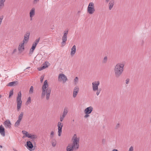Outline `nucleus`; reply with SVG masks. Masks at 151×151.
Returning <instances> with one entry per match:
<instances>
[{
  "label": "nucleus",
  "mask_w": 151,
  "mask_h": 151,
  "mask_svg": "<svg viewBox=\"0 0 151 151\" xmlns=\"http://www.w3.org/2000/svg\"><path fill=\"white\" fill-rule=\"evenodd\" d=\"M48 86L47 81L46 80L44 81L42 87V91L41 96L43 98L46 96V99L47 100H49L50 99L51 91V88H48Z\"/></svg>",
  "instance_id": "f257e3e1"
},
{
  "label": "nucleus",
  "mask_w": 151,
  "mask_h": 151,
  "mask_svg": "<svg viewBox=\"0 0 151 151\" xmlns=\"http://www.w3.org/2000/svg\"><path fill=\"white\" fill-rule=\"evenodd\" d=\"M125 64L124 62L118 63L116 64L114 68V72L116 77H119L122 74Z\"/></svg>",
  "instance_id": "f03ea898"
},
{
  "label": "nucleus",
  "mask_w": 151,
  "mask_h": 151,
  "mask_svg": "<svg viewBox=\"0 0 151 151\" xmlns=\"http://www.w3.org/2000/svg\"><path fill=\"white\" fill-rule=\"evenodd\" d=\"M72 140L73 141L71 147L76 150L78 149L79 147V138H78L76 134H74Z\"/></svg>",
  "instance_id": "7ed1b4c3"
},
{
  "label": "nucleus",
  "mask_w": 151,
  "mask_h": 151,
  "mask_svg": "<svg viewBox=\"0 0 151 151\" xmlns=\"http://www.w3.org/2000/svg\"><path fill=\"white\" fill-rule=\"evenodd\" d=\"M22 94L21 91L19 92L18 94L17 98V108L18 111H19L20 109L22 101L21 100Z\"/></svg>",
  "instance_id": "20e7f679"
},
{
  "label": "nucleus",
  "mask_w": 151,
  "mask_h": 151,
  "mask_svg": "<svg viewBox=\"0 0 151 151\" xmlns=\"http://www.w3.org/2000/svg\"><path fill=\"white\" fill-rule=\"evenodd\" d=\"M95 11L94 7V4L93 2H90L89 3L88 8V12L90 14H93Z\"/></svg>",
  "instance_id": "39448f33"
},
{
  "label": "nucleus",
  "mask_w": 151,
  "mask_h": 151,
  "mask_svg": "<svg viewBox=\"0 0 151 151\" xmlns=\"http://www.w3.org/2000/svg\"><path fill=\"white\" fill-rule=\"evenodd\" d=\"M40 39V38L39 37L33 43L32 47L30 49L29 51V54H32L33 52L35 49L37 45L39 42Z\"/></svg>",
  "instance_id": "423d86ee"
},
{
  "label": "nucleus",
  "mask_w": 151,
  "mask_h": 151,
  "mask_svg": "<svg viewBox=\"0 0 151 151\" xmlns=\"http://www.w3.org/2000/svg\"><path fill=\"white\" fill-rule=\"evenodd\" d=\"M67 80L68 79L67 77L64 74L60 73L59 75L58 81H59L62 82L63 83H65Z\"/></svg>",
  "instance_id": "0eeeda50"
},
{
  "label": "nucleus",
  "mask_w": 151,
  "mask_h": 151,
  "mask_svg": "<svg viewBox=\"0 0 151 151\" xmlns=\"http://www.w3.org/2000/svg\"><path fill=\"white\" fill-rule=\"evenodd\" d=\"M100 84V81H95L92 82V89L94 91H96L98 89V86Z\"/></svg>",
  "instance_id": "6e6552de"
},
{
  "label": "nucleus",
  "mask_w": 151,
  "mask_h": 151,
  "mask_svg": "<svg viewBox=\"0 0 151 151\" xmlns=\"http://www.w3.org/2000/svg\"><path fill=\"white\" fill-rule=\"evenodd\" d=\"M68 31H65L64 32L63 35L62 37V45H65L66 41L67 40V35L68 34Z\"/></svg>",
  "instance_id": "1a4fd4ad"
},
{
  "label": "nucleus",
  "mask_w": 151,
  "mask_h": 151,
  "mask_svg": "<svg viewBox=\"0 0 151 151\" xmlns=\"http://www.w3.org/2000/svg\"><path fill=\"white\" fill-rule=\"evenodd\" d=\"M105 2L106 3H108L109 2L108 4L109 9V10H111L113 7L114 4V0H105Z\"/></svg>",
  "instance_id": "9d476101"
},
{
  "label": "nucleus",
  "mask_w": 151,
  "mask_h": 151,
  "mask_svg": "<svg viewBox=\"0 0 151 151\" xmlns=\"http://www.w3.org/2000/svg\"><path fill=\"white\" fill-rule=\"evenodd\" d=\"M79 88L78 86H76L74 87L73 90V96L74 98H75L76 97L79 92Z\"/></svg>",
  "instance_id": "9b49d317"
},
{
  "label": "nucleus",
  "mask_w": 151,
  "mask_h": 151,
  "mask_svg": "<svg viewBox=\"0 0 151 151\" xmlns=\"http://www.w3.org/2000/svg\"><path fill=\"white\" fill-rule=\"evenodd\" d=\"M30 33L29 32H27L24 35L23 42L26 43L28 41L29 38Z\"/></svg>",
  "instance_id": "f8f14e48"
},
{
  "label": "nucleus",
  "mask_w": 151,
  "mask_h": 151,
  "mask_svg": "<svg viewBox=\"0 0 151 151\" xmlns=\"http://www.w3.org/2000/svg\"><path fill=\"white\" fill-rule=\"evenodd\" d=\"M93 108L90 106L86 109L84 110V112L85 114H90L92 111Z\"/></svg>",
  "instance_id": "ddd939ff"
},
{
  "label": "nucleus",
  "mask_w": 151,
  "mask_h": 151,
  "mask_svg": "<svg viewBox=\"0 0 151 151\" xmlns=\"http://www.w3.org/2000/svg\"><path fill=\"white\" fill-rule=\"evenodd\" d=\"M4 125L5 128L10 129L11 124L10 121L9 120H7L4 122Z\"/></svg>",
  "instance_id": "4468645a"
},
{
  "label": "nucleus",
  "mask_w": 151,
  "mask_h": 151,
  "mask_svg": "<svg viewBox=\"0 0 151 151\" xmlns=\"http://www.w3.org/2000/svg\"><path fill=\"white\" fill-rule=\"evenodd\" d=\"M25 43L23 42L20 44L18 47V50L19 52H22L24 50V44Z\"/></svg>",
  "instance_id": "2eb2a0df"
},
{
  "label": "nucleus",
  "mask_w": 151,
  "mask_h": 151,
  "mask_svg": "<svg viewBox=\"0 0 151 151\" xmlns=\"http://www.w3.org/2000/svg\"><path fill=\"white\" fill-rule=\"evenodd\" d=\"M76 51V46L75 45H74L71 49L70 55L71 56H73L74 55Z\"/></svg>",
  "instance_id": "dca6fc26"
},
{
  "label": "nucleus",
  "mask_w": 151,
  "mask_h": 151,
  "mask_svg": "<svg viewBox=\"0 0 151 151\" xmlns=\"http://www.w3.org/2000/svg\"><path fill=\"white\" fill-rule=\"evenodd\" d=\"M35 9L34 8H32L31 10L29 13L30 17L31 18V20L32 19V17L35 15Z\"/></svg>",
  "instance_id": "f3484780"
},
{
  "label": "nucleus",
  "mask_w": 151,
  "mask_h": 151,
  "mask_svg": "<svg viewBox=\"0 0 151 151\" xmlns=\"http://www.w3.org/2000/svg\"><path fill=\"white\" fill-rule=\"evenodd\" d=\"M0 133L3 136H5L4 129L3 127H2V125L0 126Z\"/></svg>",
  "instance_id": "a211bd4d"
},
{
  "label": "nucleus",
  "mask_w": 151,
  "mask_h": 151,
  "mask_svg": "<svg viewBox=\"0 0 151 151\" xmlns=\"http://www.w3.org/2000/svg\"><path fill=\"white\" fill-rule=\"evenodd\" d=\"M68 112V109L67 107H65L64 108V110L62 116L65 117Z\"/></svg>",
  "instance_id": "6ab92c4d"
},
{
  "label": "nucleus",
  "mask_w": 151,
  "mask_h": 151,
  "mask_svg": "<svg viewBox=\"0 0 151 151\" xmlns=\"http://www.w3.org/2000/svg\"><path fill=\"white\" fill-rule=\"evenodd\" d=\"M37 135L33 134H30V135H29V137H28L29 138H30L32 139V142L34 141L35 139L37 138Z\"/></svg>",
  "instance_id": "aec40b11"
},
{
  "label": "nucleus",
  "mask_w": 151,
  "mask_h": 151,
  "mask_svg": "<svg viewBox=\"0 0 151 151\" xmlns=\"http://www.w3.org/2000/svg\"><path fill=\"white\" fill-rule=\"evenodd\" d=\"M27 147L30 149H32L33 147V145L32 142L30 141H27Z\"/></svg>",
  "instance_id": "412c9836"
},
{
  "label": "nucleus",
  "mask_w": 151,
  "mask_h": 151,
  "mask_svg": "<svg viewBox=\"0 0 151 151\" xmlns=\"http://www.w3.org/2000/svg\"><path fill=\"white\" fill-rule=\"evenodd\" d=\"M74 149L71 147V145H69L66 148L67 151H73Z\"/></svg>",
  "instance_id": "4be33fe9"
},
{
  "label": "nucleus",
  "mask_w": 151,
  "mask_h": 151,
  "mask_svg": "<svg viewBox=\"0 0 151 151\" xmlns=\"http://www.w3.org/2000/svg\"><path fill=\"white\" fill-rule=\"evenodd\" d=\"M22 133L26 137L28 138L29 137V135H30V134H29L28 132L25 130H23Z\"/></svg>",
  "instance_id": "5701e85b"
},
{
  "label": "nucleus",
  "mask_w": 151,
  "mask_h": 151,
  "mask_svg": "<svg viewBox=\"0 0 151 151\" xmlns=\"http://www.w3.org/2000/svg\"><path fill=\"white\" fill-rule=\"evenodd\" d=\"M47 67V65L46 64H45L43 66L41 67L40 68H38V70L39 71H41L43 69L46 68Z\"/></svg>",
  "instance_id": "b1692460"
},
{
  "label": "nucleus",
  "mask_w": 151,
  "mask_h": 151,
  "mask_svg": "<svg viewBox=\"0 0 151 151\" xmlns=\"http://www.w3.org/2000/svg\"><path fill=\"white\" fill-rule=\"evenodd\" d=\"M63 127H58V135L59 136H60L62 132V129Z\"/></svg>",
  "instance_id": "393cba45"
},
{
  "label": "nucleus",
  "mask_w": 151,
  "mask_h": 151,
  "mask_svg": "<svg viewBox=\"0 0 151 151\" xmlns=\"http://www.w3.org/2000/svg\"><path fill=\"white\" fill-rule=\"evenodd\" d=\"M17 82V81H13L10 82L8 83V86H14L15 84Z\"/></svg>",
  "instance_id": "a878e982"
},
{
  "label": "nucleus",
  "mask_w": 151,
  "mask_h": 151,
  "mask_svg": "<svg viewBox=\"0 0 151 151\" xmlns=\"http://www.w3.org/2000/svg\"><path fill=\"white\" fill-rule=\"evenodd\" d=\"M78 78L77 77H76L73 80V82L76 85L78 83Z\"/></svg>",
  "instance_id": "bb28decb"
},
{
  "label": "nucleus",
  "mask_w": 151,
  "mask_h": 151,
  "mask_svg": "<svg viewBox=\"0 0 151 151\" xmlns=\"http://www.w3.org/2000/svg\"><path fill=\"white\" fill-rule=\"evenodd\" d=\"M21 121V120L18 119L15 124V127H18Z\"/></svg>",
  "instance_id": "cd10ccee"
},
{
  "label": "nucleus",
  "mask_w": 151,
  "mask_h": 151,
  "mask_svg": "<svg viewBox=\"0 0 151 151\" xmlns=\"http://www.w3.org/2000/svg\"><path fill=\"white\" fill-rule=\"evenodd\" d=\"M34 92V88L32 86H31L30 87L29 90V93L32 94Z\"/></svg>",
  "instance_id": "c85d7f7f"
},
{
  "label": "nucleus",
  "mask_w": 151,
  "mask_h": 151,
  "mask_svg": "<svg viewBox=\"0 0 151 151\" xmlns=\"http://www.w3.org/2000/svg\"><path fill=\"white\" fill-rule=\"evenodd\" d=\"M23 114L24 113L23 112H21L20 114L18 116V119L22 120V119L23 118Z\"/></svg>",
  "instance_id": "c756f323"
},
{
  "label": "nucleus",
  "mask_w": 151,
  "mask_h": 151,
  "mask_svg": "<svg viewBox=\"0 0 151 151\" xmlns=\"http://www.w3.org/2000/svg\"><path fill=\"white\" fill-rule=\"evenodd\" d=\"M108 60V58L107 56H105L103 60H102V63H106Z\"/></svg>",
  "instance_id": "7c9ffc66"
},
{
  "label": "nucleus",
  "mask_w": 151,
  "mask_h": 151,
  "mask_svg": "<svg viewBox=\"0 0 151 151\" xmlns=\"http://www.w3.org/2000/svg\"><path fill=\"white\" fill-rule=\"evenodd\" d=\"M56 141L55 140H54L52 142V145L53 147H55L56 145Z\"/></svg>",
  "instance_id": "2f4dec72"
},
{
  "label": "nucleus",
  "mask_w": 151,
  "mask_h": 151,
  "mask_svg": "<svg viewBox=\"0 0 151 151\" xmlns=\"http://www.w3.org/2000/svg\"><path fill=\"white\" fill-rule=\"evenodd\" d=\"M31 99L30 97H29L28 99L27 100L26 102V104H29L31 102Z\"/></svg>",
  "instance_id": "473e14b6"
},
{
  "label": "nucleus",
  "mask_w": 151,
  "mask_h": 151,
  "mask_svg": "<svg viewBox=\"0 0 151 151\" xmlns=\"http://www.w3.org/2000/svg\"><path fill=\"white\" fill-rule=\"evenodd\" d=\"M120 126V123H117L115 126V128L116 129H118Z\"/></svg>",
  "instance_id": "72a5a7b5"
},
{
  "label": "nucleus",
  "mask_w": 151,
  "mask_h": 151,
  "mask_svg": "<svg viewBox=\"0 0 151 151\" xmlns=\"http://www.w3.org/2000/svg\"><path fill=\"white\" fill-rule=\"evenodd\" d=\"M13 94V90H11L10 91L9 95V98H10Z\"/></svg>",
  "instance_id": "f704fd0d"
},
{
  "label": "nucleus",
  "mask_w": 151,
  "mask_h": 151,
  "mask_svg": "<svg viewBox=\"0 0 151 151\" xmlns=\"http://www.w3.org/2000/svg\"><path fill=\"white\" fill-rule=\"evenodd\" d=\"M4 6V4L0 3V10Z\"/></svg>",
  "instance_id": "c9c22d12"
},
{
  "label": "nucleus",
  "mask_w": 151,
  "mask_h": 151,
  "mask_svg": "<svg viewBox=\"0 0 151 151\" xmlns=\"http://www.w3.org/2000/svg\"><path fill=\"white\" fill-rule=\"evenodd\" d=\"M58 127H63V124L60 122H59L58 123Z\"/></svg>",
  "instance_id": "e433bc0d"
},
{
  "label": "nucleus",
  "mask_w": 151,
  "mask_h": 151,
  "mask_svg": "<svg viewBox=\"0 0 151 151\" xmlns=\"http://www.w3.org/2000/svg\"><path fill=\"white\" fill-rule=\"evenodd\" d=\"M54 135V132L53 131H52L50 133V137L51 138H52L53 137Z\"/></svg>",
  "instance_id": "4c0bfd02"
},
{
  "label": "nucleus",
  "mask_w": 151,
  "mask_h": 151,
  "mask_svg": "<svg viewBox=\"0 0 151 151\" xmlns=\"http://www.w3.org/2000/svg\"><path fill=\"white\" fill-rule=\"evenodd\" d=\"M65 117L63 116H60V120L61 122H62L63 121L64 119V118Z\"/></svg>",
  "instance_id": "58836bf2"
},
{
  "label": "nucleus",
  "mask_w": 151,
  "mask_h": 151,
  "mask_svg": "<svg viewBox=\"0 0 151 151\" xmlns=\"http://www.w3.org/2000/svg\"><path fill=\"white\" fill-rule=\"evenodd\" d=\"M134 151V147L132 146H131L129 148L128 151Z\"/></svg>",
  "instance_id": "ea45409f"
},
{
  "label": "nucleus",
  "mask_w": 151,
  "mask_h": 151,
  "mask_svg": "<svg viewBox=\"0 0 151 151\" xmlns=\"http://www.w3.org/2000/svg\"><path fill=\"white\" fill-rule=\"evenodd\" d=\"M129 81H130V79L129 78H127L125 81V82H126V84H128L129 83Z\"/></svg>",
  "instance_id": "a19ab883"
},
{
  "label": "nucleus",
  "mask_w": 151,
  "mask_h": 151,
  "mask_svg": "<svg viewBox=\"0 0 151 151\" xmlns=\"http://www.w3.org/2000/svg\"><path fill=\"white\" fill-rule=\"evenodd\" d=\"M96 91H97V92H96V94L97 96H98L100 92V90H98V89Z\"/></svg>",
  "instance_id": "79ce46f5"
},
{
  "label": "nucleus",
  "mask_w": 151,
  "mask_h": 151,
  "mask_svg": "<svg viewBox=\"0 0 151 151\" xmlns=\"http://www.w3.org/2000/svg\"><path fill=\"white\" fill-rule=\"evenodd\" d=\"M43 79H44V76H42L40 78V82L41 83H42L43 82Z\"/></svg>",
  "instance_id": "37998d69"
},
{
  "label": "nucleus",
  "mask_w": 151,
  "mask_h": 151,
  "mask_svg": "<svg viewBox=\"0 0 151 151\" xmlns=\"http://www.w3.org/2000/svg\"><path fill=\"white\" fill-rule=\"evenodd\" d=\"M6 0H0V3L4 4V2H5Z\"/></svg>",
  "instance_id": "c03bdc74"
},
{
  "label": "nucleus",
  "mask_w": 151,
  "mask_h": 151,
  "mask_svg": "<svg viewBox=\"0 0 151 151\" xmlns=\"http://www.w3.org/2000/svg\"><path fill=\"white\" fill-rule=\"evenodd\" d=\"M86 115L84 116V117L85 118H87L89 116V114H85Z\"/></svg>",
  "instance_id": "a18cd8bd"
},
{
  "label": "nucleus",
  "mask_w": 151,
  "mask_h": 151,
  "mask_svg": "<svg viewBox=\"0 0 151 151\" xmlns=\"http://www.w3.org/2000/svg\"><path fill=\"white\" fill-rule=\"evenodd\" d=\"M40 0H34L33 2L34 4L36 3Z\"/></svg>",
  "instance_id": "49530a36"
},
{
  "label": "nucleus",
  "mask_w": 151,
  "mask_h": 151,
  "mask_svg": "<svg viewBox=\"0 0 151 151\" xmlns=\"http://www.w3.org/2000/svg\"><path fill=\"white\" fill-rule=\"evenodd\" d=\"M112 151H119V150L116 149H114Z\"/></svg>",
  "instance_id": "de8ad7c7"
},
{
  "label": "nucleus",
  "mask_w": 151,
  "mask_h": 151,
  "mask_svg": "<svg viewBox=\"0 0 151 151\" xmlns=\"http://www.w3.org/2000/svg\"><path fill=\"white\" fill-rule=\"evenodd\" d=\"M16 49L14 50L13 51V53H14L16 51Z\"/></svg>",
  "instance_id": "09e8293b"
},
{
  "label": "nucleus",
  "mask_w": 151,
  "mask_h": 151,
  "mask_svg": "<svg viewBox=\"0 0 151 151\" xmlns=\"http://www.w3.org/2000/svg\"><path fill=\"white\" fill-rule=\"evenodd\" d=\"M0 147L2 148V146L1 145H0Z\"/></svg>",
  "instance_id": "8fccbe9b"
},
{
  "label": "nucleus",
  "mask_w": 151,
  "mask_h": 151,
  "mask_svg": "<svg viewBox=\"0 0 151 151\" xmlns=\"http://www.w3.org/2000/svg\"><path fill=\"white\" fill-rule=\"evenodd\" d=\"M1 95H0V98L1 97Z\"/></svg>",
  "instance_id": "3c124183"
},
{
  "label": "nucleus",
  "mask_w": 151,
  "mask_h": 151,
  "mask_svg": "<svg viewBox=\"0 0 151 151\" xmlns=\"http://www.w3.org/2000/svg\"><path fill=\"white\" fill-rule=\"evenodd\" d=\"M73 121H74V120L73 119Z\"/></svg>",
  "instance_id": "603ef678"
}]
</instances>
